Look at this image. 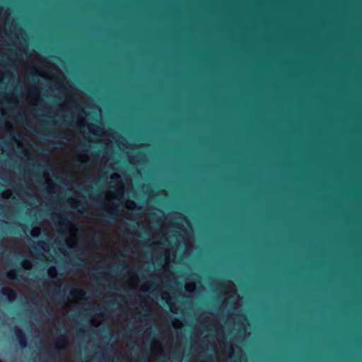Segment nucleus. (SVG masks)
<instances>
[{
    "mask_svg": "<svg viewBox=\"0 0 362 362\" xmlns=\"http://www.w3.org/2000/svg\"><path fill=\"white\" fill-rule=\"evenodd\" d=\"M67 343L68 339L66 336L65 334H62L54 344L49 357L54 360L59 358L62 351L66 346Z\"/></svg>",
    "mask_w": 362,
    "mask_h": 362,
    "instance_id": "1",
    "label": "nucleus"
},
{
    "mask_svg": "<svg viewBox=\"0 0 362 362\" xmlns=\"http://www.w3.org/2000/svg\"><path fill=\"white\" fill-rule=\"evenodd\" d=\"M109 216L98 215L97 218L103 220L106 223L110 224L112 221H115L116 217L119 215V210L117 206H113L108 209H106Z\"/></svg>",
    "mask_w": 362,
    "mask_h": 362,
    "instance_id": "2",
    "label": "nucleus"
},
{
    "mask_svg": "<svg viewBox=\"0 0 362 362\" xmlns=\"http://www.w3.org/2000/svg\"><path fill=\"white\" fill-rule=\"evenodd\" d=\"M13 331L16 337L18 343L21 349H25L27 347V338L25 337V333L23 332L21 329L18 327H15L13 328Z\"/></svg>",
    "mask_w": 362,
    "mask_h": 362,
    "instance_id": "3",
    "label": "nucleus"
},
{
    "mask_svg": "<svg viewBox=\"0 0 362 362\" xmlns=\"http://www.w3.org/2000/svg\"><path fill=\"white\" fill-rule=\"evenodd\" d=\"M1 293L3 296L6 297L7 299H8L10 300H14L17 296L16 291L6 288V287L3 288L1 290Z\"/></svg>",
    "mask_w": 362,
    "mask_h": 362,
    "instance_id": "4",
    "label": "nucleus"
},
{
    "mask_svg": "<svg viewBox=\"0 0 362 362\" xmlns=\"http://www.w3.org/2000/svg\"><path fill=\"white\" fill-rule=\"evenodd\" d=\"M54 224L56 226L59 223V224H60L62 226H68L70 223V222L67 219H62V220H59V221H54Z\"/></svg>",
    "mask_w": 362,
    "mask_h": 362,
    "instance_id": "5",
    "label": "nucleus"
},
{
    "mask_svg": "<svg viewBox=\"0 0 362 362\" xmlns=\"http://www.w3.org/2000/svg\"><path fill=\"white\" fill-rule=\"evenodd\" d=\"M151 313V311L149 309L142 307V312L141 313V315L142 316H148Z\"/></svg>",
    "mask_w": 362,
    "mask_h": 362,
    "instance_id": "6",
    "label": "nucleus"
},
{
    "mask_svg": "<svg viewBox=\"0 0 362 362\" xmlns=\"http://www.w3.org/2000/svg\"><path fill=\"white\" fill-rule=\"evenodd\" d=\"M31 75H32L33 76H39V75H40V71H39V69H38L37 68H36V67H34V68L33 69L32 72H31Z\"/></svg>",
    "mask_w": 362,
    "mask_h": 362,
    "instance_id": "7",
    "label": "nucleus"
},
{
    "mask_svg": "<svg viewBox=\"0 0 362 362\" xmlns=\"http://www.w3.org/2000/svg\"><path fill=\"white\" fill-rule=\"evenodd\" d=\"M14 274H15L14 271H10L7 273V278L13 280V279H14Z\"/></svg>",
    "mask_w": 362,
    "mask_h": 362,
    "instance_id": "8",
    "label": "nucleus"
},
{
    "mask_svg": "<svg viewBox=\"0 0 362 362\" xmlns=\"http://www.w3.org/2000/svg\"><path fill=\"white\" fill-rule=\"evenodd\" d=\"M76 293L78 294L82 298L84 296V294H85V293L83 291H77V292L74 291L71 293V294L73 295V296H75Z\"/></svg>",
    "mask_w": 362,
    "mask_h": 362,
    "instance_id": "9",
    "label": "nucleus"
},
{
    "mask_svg": "<svg viewBox=\"0 0 362 362\" xmlns=\"http://www.w3.org/2000/svg\"><path fill=\"white\" fill-rule=\"evenodd\" d=\"M169 305H170V309L172 312L175 313L177 311V307L174 304L169 303Z\"/></svg>",
    "mask_w": 362,
    "mask_h": 362,
    "instance_id": "10",
    "label": "nucleus"
},
{
    "mask_svg": "<svg viewBox=\"0 0 362 362\" xmlns=\"http://www.w3.org/2000/svg\"><path fill=\"white\" fill-rule=\"evenodd\" d=\"M118 179H119V176L118 175H112L110 177V180L112 182H116Z\"/></svg>",
    "mask_w": 362,
    "mask_h": 362,
    "instance_id": "11",
    "label": "nucleus"
},
{
    "mask_svg": "<svg viewBox=\"0 0 362 362\" xmlns=\"http://www.w3.org/2000/svg\"><path fill=\"white\" fill-rule=\"evenodd\" d=\"M78 163L77 164V167L81 168L83 165L84 162L81 160H78Z\"/></svg>",
    "mask_w": 362,
    "mask_h": 362,
    "instance_id": "12",
    "label": "nucleus"
},
{
    "mask_svg": "<svg viewBox=\"0 0 362 362\" xmlns=\"http://www.w3.org/2000/svg\"><path fill=\"white\" fill-rule=\"evenodd\" d=\"M97 272L100 274H102V273H104V269L102 268V269H97Z\"/></svg>",
    "mask_w": 362,
    "mask_h": 362,
    "instance_id": "13",
    "label": "nucleus"
},
{
    "mask_svg": "<svg viewBox=\"0 0 362 362\" xmlns=\"http://www.w3.org/2000/svg\"><path fill=\"white\" fill-rule=\"evenodd\" d=\"M51 136H52V138H54V139H57V138H59L58 135H57V134H51Z\"/></svg>",
    "mask_w": 362,
    "mask_h": 362,
    "instance_id": "14",
    "label": "nucleus"
},
{
    "mask_svg": "<svg viewBox=\"0 0 362 362\" xmlns=\"http://www.w3.org/2000/svg\"><path fill=\"white\" fill-rule=\"evenodd\" d=\"M116 194H118V195H122V193L119 190L116 191Z\"/></svg>",
    "mask_w": 362,
    "mask_h": 362,
    "instance_id": "15",
    "label": "nucleus"
},
{
    "mask_svg": "<svg viewBox=\"0 0 362 362\" xmlns=\"http://www.w3.org/2000/svg\"><path fill=\"white\" fill-rule=\"evenodd\" d=\"M76 258L80 261H83V258L80 256H77Z\"/></svg>",
    "mask_w": 362,
    "mask_h": 362,
    "instance_id": "16",
    "label": "nucleus"
},
{
    "mask_svg": "<svg viewBox=\"0 0 362 362\" xmlns=\"http://www.w3.org/2000/svg\"><path fill=\"white\" fill-rule=\"evenodd\" d=\"M74 266H76V267H81V264H78V263H75V264H74Z\"/></svg>",
    "mask_w": 362,
    "mask_h": 362,
    "instance_id": "17",
    "label": "nucleus"
},
{
    "mask_svg": "<svg viewBox=\"0 0 362 362\" xmlns=\"http://www.w3.org/2000/svg\"><path fill=\"white\" fill-rule=\"evenodd\" d=\"M49 271L50 272H52V271L56 272V269H55V268L52 267V268L49 269Z\"/></svg>",
    "mask_w": 362,
    "mask_h": 362,
    "instance_id": "18",
    "label": "nucleus"
},
{
    "mask_svg": "<svg viewBox=\"0 0 362 362\" xmlns=\"http://www.w3.org/2000/svg\"><path fill=\"white\" fill-rule=\"evenodd\" d=\"M60 287H61L60 284H57V285L55 286V288H59H59H60Z\"/></svg>",
    "mask_w": 362,
    "mask_h": 362,
    "instance_id": "19",
    "label": "nucleus"
},
{
    "mask_svg": "<svg viewBox=\"0 0 362 362\" xmlns=\"http://www.w3.org/2000/svg\"><path fill=\"white\" fill-rule=\"evenodd\" d=\"M20 119L21 121L24 120V117L23 115H20Z\"/></svg>",
    "mask_w": 362,
    "mask_h": 362,
    "instance_id": "20",
    "label": "nucleus"
},
{
    "mask_svg": "<svg viewBox=\"0 0 362 362\" xmlns=\"http://www.w3.org/2000/svg\"><path fill=\"white\" fill-rule=\"evenodd\" d=\"M79 332L83 333V332H84V330H83V329H79Z\"/></svg>",
    "mask_w": 362,
    "mask_h": 362,
    "instance_id": "21",
    "label": "nucleus"
},
{
    "mask_svg": "<svg viewBox=\"0 0 362 362\" xmlns=\"http://www.w3.org/2000/svg\"><path fill=\"white\" fill-rule=\"evenodd\" d=\"M37 305H38L39 307H40V308H42V305L41 303L37 304Z\"/></svg>",
    "mask_w": 362,
    "mask_h": 362,
    "instance_id": "22",
    "label": "nucleus"
},
{
    "mask_svg": "<svg viewBox=\"0 0 362 362\" xmlns=\"http://www.w3.org/2000/svg\"><path fill=\"white\" fill-rule=\"evenodd\" d=\"M64 139H66V140H69V138L66 137V136H64Z\"/></svg>",
    "mask_w": 362,
    "mask_h": 362,
    "instance_id": "23",
    "label": "nucleus"
},
{
    "mask_svg": "<svg viewBox=\"0 0 362 362\" xmlns=\"http://www.w3.org/2000/svg\"><path fill=\"white\" fill-rule=\"evenodd\" d=\"M63 292L65 293L66 292V288H63Z\"/></svg>",
    "mask_w": 362,
    "mask_h": 362,
    "instance_id": "24",
    "label": "nucleus"
},
{
    "mask_svg": "<svg viewBox=\"0 0 362 362\" xmlns=\"http://www.w3.org/2000/svg\"><path fill=\"white\" fill-rule=\"evenodd\" d=\"M32 281H33V284H34V283H35V280H32Z\"/></svg>",
    "mask_w": 362,
    "mask_h": 362,
    "instance_id": "25",
    "label": "nucleus"
},
{
    "mask_svg": "<svg viewBox=\"0 0 362 362\" xmlns=\"http://www.w3.org/2000/svg\"><path fill=\"white\" fill-rule=\"evenodd\" d=\"M0 362H4L2 360L0 359Z\"/></svg>",
    "mask_w": 362,
    "mask_h": 362,
    "instance_id": "26",
    "label": "nucleus"
}]
</instances>
